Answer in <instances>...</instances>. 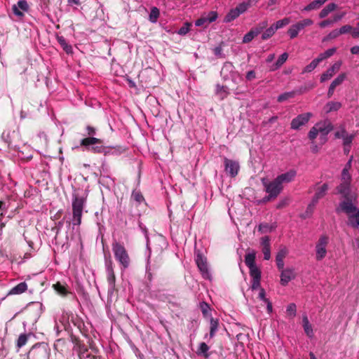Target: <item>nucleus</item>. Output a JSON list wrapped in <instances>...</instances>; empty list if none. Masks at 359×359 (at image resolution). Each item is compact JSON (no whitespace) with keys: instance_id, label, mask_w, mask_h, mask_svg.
<instances>
[{"instance_id":"nucleus-1","label":"nucleus","mask_w":359,"mask_h":359,"mask_svg":"<svg viewBox=\"0 0 359 359\" xmlns=\"http://www.w3.org/2000/svg\"><path fill=\"white\" fill-rule=\"evenodd\" d=\"M351 176L341 175V182L336 187V194L341 195L344 198L335 209L337 213L343 212L349 215L356 210V206L353 203V196L351 194Z\"/></svg>"},{"instance_id":"nucleus-2","label":"nucleus","mask_w":359,"mask_h":359,"mask_svg":"<svg viewBox=\"0 0 359 359\" xmlns=\"http://www.w3.org/2000/svg\"><path fill=\"white\" fill-rule=\"evenodd\" d=\"M86 204V197L73 194L72 201V224L73 226H80L83 212Z\"/></svg>"},{"instance_id":"nucleus-3","label":"nucleus","mask_w":359,"mask_h":359,"mask_svg":"<svg viewBox=\"0 0 359 359\" xmlns=\"http://www.w3.org/2000/svg\"><path fill=\"white\" fill-rule=\"evenodd\" d=\"M81 146L88 147L92 146L90 150L96 154H104L107 155L111 152L114 154L118 151L115 147L111 148L102 145V140L94 137H88L81 140Z\"/></svg>"},{"instance_id":"nucleus-4","label":"nucleus","mask_w":359,"mask_h":359,"mask_svg":"<svg viewBox=\"0 0 359 359\" xmlns=\"http://www.w3.org/2000/svg\"><path fill=\"white\" fill-rule=\"evenodd\" d=\"M112 251L116 260L119 262L122 267L123 269L128 268L130 263V259L124 245L115 241L112 243Z\"/></svg>"},{"instance_id":"nucleus-5","label":"nucleus","mask_w":359,"mask_h":359,"mask_svg":"<svg viewBox=\"0 0 359 359\" xmlns=\"http://www.w3.org/2000/svg\"><path fill=\"white\" fill-rule=\"evenodd\" d=\"M313 24L311 19L306 18L297 23L292 25L287 30V34L291 39H294L297 36L299 32L304 29L305 27L311 26Z\"/></svg>"},{"instance_id":"nucleus-6","label":"nucleus","mask_w":359,"mask_h":359,"mask_svg":"<svg viewBox=\"0 0 359 359\" xmlns=\"http://www.w3.org/2000/svg\"><path fill=\"white\" fill-rule=\"evenodd\" d=\"M329 238L326 235H322L316 245V259L320 261L325 257L327 254L326 247L328 244Z\"/></svg>"},{"instance_id":"nucleus-7","label":"nucleus","mask_w":359,"mask_h":359,"mask_svg":"<svg viewBox=\"0 0 359 359\" xmlns=\"http://www.w3.org/2000/svg\"><path fill=\"white\" fill-rule=\"evenodd\" d=\"M263 184L266 192L271 194V196L275 198H277L283 190V185H281L276 179H274L270 182L263 181Z\"/></svg>"},{"instance_id":"nucleus-8","label":"nucleus","mask_w":359,"mask_h":359,"mask_svg":"<svg viewBox=\"0 0 359 359\" xmlns=\"http://www.w3.org/2000/svg\"><path fill=\"white\" fill-rule=\"evenodd\" d=\"M196 263L201 271L203 278L210 279V274L209 273L206 258L201 254L198 253L196 257Z\"/></svg>"},{"instance_id":"nucleus-9","label":"nucleus","mask_w":359,"mask_h":359,"mask_svg":"<svg viewBox=\"0 0 359 359\" xmlns=\"http://www.w3.org/2000/svg\"><path fill=\"white\" fill-rule=\"evenodd\" d=\"M312 116L310 112L304 113L298 115L296 118H293L291 121V128L293 130H298L302 126H305Z\"/></svg>"},{"instance_id":"nucleus-10","label":"nucleus","mask_w":359,"mask_h":359,"mask_svg":"<svg viewBox=\"0 0 359 359\" xmlns=\"http://www.w3.org/2000/svg\"><path fill=\"white\" fill-rule=\"evenodd\" d=\"M224 165L226 172L231 177H235L238 174L240 165L238 161L225 157L224 158Z\"/></svg>"},{"instance_id":"nucleus-11","label":"nucleus","mask_w":359,"mask_h":359,"mask_svg":"<svg viewBox=\"0 0 359 359\" xmlns=\"http://www.w3.org/2000/svg\"><path fill=\"white\" fill-rule=\"evenodd\" d=\"M250 276L252 278V286L251 288L257 290L260 287L261 280V270L257 266L249 268Z\"/></svg>"},{"instance_id":"nucleus-12","label":"nucleus","mask_w":359,"mask_h":359,"mask_svg":"<svg viewBox=\"0 0 359 359\" xmlns=\"http://www.w3.org/2000/svg\"><path fill=\"white\" fill-rule=\"evenodd\" d=\"M70 339L74 345L73 350L76 351L79 357L88 351V346L78 337L72 334Z\"/></svg>"},{"instance_id":"nucleus-13","label":"nucleus","mask_w":359,"mask_h":359,"mask_svg":"<svg viewBox=\"0 0 359 359\" xmlns=\"http://www.w3.org/2000/svg\"><path fill=\"white\" fill-rule=\"evenodd\" d=\"M113 263L109 260L107 265V282L109 284V290H114L116 287V276L113 269Z\"/></svg>"},{"instance_id":"nucleus-14","label":"nucleus","mask_w":359,"mask_h":359,"mask_svg":"<svg viewBox=\"0 0 359 359\" xmlns=\"http://www.w3.org/2000/svg\"><path fill=\"white\" fill-rule=\"evenodd\" d=\"M280 284L283 286L287 285V283L295 278V273L293 269L287 268L286 269H280Z\"/></svg>"},{"instance_id":"nucleus-15","label":"nucleus","mask_w":359,"mask_h":359,"mask_svg":"<svg viewBox=\"0 0 359 359\" xmlns=\"http://www.w3.org/2000/svg\"><path fill=\"white\" fill-rule=\"evenodd\" d=\"M261 244L262 246V252L264 254V259L269 260L271 258V245L270 238L269 236L262 238Z\"/></svg>"},{"instance_id":"nucleus-16","label":"nucleus","mask_w":359,"mask_h":359,"mask_svg":"<svg viewBox=\"0 0 359 359\" xmlns=\"http://www.w3.org/2000/svg\"><path fill=\"white\" fill-rule=\"evenodd\" d=\"M316 125L318 132L324 137H325L334 128L333 125L329 121H325L323 123H318Z\"/></svg>"},{"instance_id":"nucleus-17","label":"nucleus","mask_w":359,"mask_h":359,"mask_svg":"<svg viewBox=\"0 0 359 359\" xmlns=\"http://www.w3.org/2000/svg\"><path fill=\"white\" fill-rule=\"evenodd\" d=\"M329 189L328 184L325 183L322 186L316 189V193L312 199L314 200V203H318V201L323 198L326 194Z\"/></svg>"},{"instance_id":"nucleus-18","label":"nucleus","mask_w":359,"mask_h":359,"mask_svg":"<svg viewBox=\"0 0 359 359\" xmlns=\"http://www.w3.org/2000/svg\"><path fill=\"white\" fill-rule=\"evenodd\" d=\"M296 174L297 172L295 170H291L285 173L278 175L276 179L282 185L283 182H290L292 181L296 176Z\"/></svg>"},{"instance_id":"nucleus-19","label":"nucleus","mask_w":359,"mask_h":359,"mask_svg":"<svg viewBox=\"0 0 359 359\" xmlns=\"http://www.w3.org/2000/svg\"><path fill=\"white\" fill-rule=\"evenodd\" d=\"M287 254V250L286 248H283L279 250L276 256V261L277 264V267L279 270L283 269L284 267V259L286 257Z\"/></svg>"},{"instance_id":"nucleus-20","label":"nucleus","mask_w":359,"mask_h":359,"mask_svg":"<svg viewBox=\"0 0 359 359\" xmlns=\"http://www.w3.org/2000/svg\"><path fill=\"white\" fill-rule=\"evenodd\" d=\"M348 215V224L353 228L359 227V210L356 208V210Z\"/></svg>"},{"instance_id":"nucleus-21","label":"nucleus","mask_w":359,"mask_h":359,"mask_svg":"<svg viewBox=\"0 0 359 359\" xmlns=\"http://www.w3.org/2000/svg\"><path fill=\"white\" fill-rule=\"evenodd\" d=\"M210 347L205 342L200 343L198 348L196 351V353L198 355H201L204 357L205 358H208L210 355V353L208 352Z\"/></svg>"},{"instance_id":"nucleus-22","label":"nucleus","mask_w":359,"mask_h":359,"mask_svg":"<svg viewBox=\"0 0 359 359\" xmlns=\"http://www.w3.org/2000/svg\"><path fill=\"white\" fill-rule=\"evenodd\" d=\"M27 290V285L25 282H22L13 287L8 292V294H20Z\"/></svg>"},{"instance_id":"nucleus-23","label":"nucleus","mask_w":359,"mask_h":359,"mask_svg":"<svg viewBox=\"0 0 359 359\" xmlns=\"http://www.w3.org/2000/svg\"><path fill=\"white\" fill-rule=\"evenodd\" d=\"M57 41L62 48V49L66 52L67 54L72 53V47L71 45H69L64 36H57Z\"/></svg>"},{"instance_id":"nucleus-24","label":"nucleus","mask_w":359,"mask_h":359,"mask_svg":"<svg viewBox=\"0 0 359 359\" xmlns=\"http://www.w3.org/2000/svg\"><path fill=\"white\" fill-rule=\"evenodd\" d=\"M337 8V5L334 3L327 4L319 13L320 18H324L328 15L330 13L334 11Z\"/></svg>"},{"instance_id":"nucleus-25","label":"nucleus","mask_w":359,"mask_h":359,"mask_svg":"<svg viewBox=\"0 0 359 359\" xmlns=\"http://www.w3.org/2000/svg\"><path fill=\"white\" fill-rule=\"evenodd\" d=\"M256 253L252 251L245 256V263L248 268L257 266L255 264Z\"/></svg>"},{"instance_id":"nucleus-26","label":"nucleus","mask_w":359,"mask_h":359,"mask_svg":"<svg viewBox=\"0 0 359 359\" xmlns=\"http://www.w3.org/2000/svg\"><path fill=\"white\" fill-rule=\"evenodd\" d=\"M210 324V337L212 338L218 330L219 320L217 318H211Z\"/></svg>"},{"instance_id":"nucleus-27","label":"nucleus","mask_w":359,"mask_h":359,"mask_svg":"<svg viewBox=\"0 0 359 359\" xmlns=\"http://www.w3.org/2000/svg\"><path fill=\"white\" fill-rule=\"evenodd\" d=\"M341 107V104L339 102H329L325 105L326 112L330 113L332 111H338Z\"/></svg>"},{"instance_id":"nucleus-28","label":"nucleus","mask_w":359,"mask_h":359,"mask_svg":"<svg viewBox=\"0 0 359 359\" xmlns=\"http://www.w3.org/2000/svg\"><path fill=\"white\" fill-rule=\"evenodd\" d=\"M336 51H337V48H332L327 49L324 53H320L318 55V57H317V60L320 62L323 60H325L327 58H329L331 56H332L336 53Z\"/></svg>"},{"instance_id":"nucleus-29","label":"nucleus","mask_w":359,"mask_h":359,"mask_svg":"<svg viewBox=\"0 0 359 359\" xmlns=\"http://www.w3.org/2000/svg\"><path fill=\"white\" fill-rule=\"evenodd\" d=\"M265 295H266V293H265L264 289L260 288L258 298H259L261 300L264 301L266 304L267 311L269 313H271V312H272V304L267 298H266Z\"/></svg>"},{"instance_id":"nucleus-30","label":"nucleus","mask_w":359,"mask_h":359,"mask_svg":"<svg viewBox=\"0 0 359 359\" xmlns=\"http://www.w3.org/2000/svg\"><path fill=\"white\" fill-rule=\"evenodd\" d=\"M239 15H240V14L236 11V9L233 8V9L230 10L229 12L226 15L224 20L226 22H230L233 21V20H235L236 18H237Z\"/></svg>"},{"instance_id":"nucleus-31","label":"nucleus","mask_w":359,"mask_h":359,"mask_svg":"<svg viewBox=\"0 0 359 359\" xmlns=\"http://www.w3.org/2000/svg\"><path fill=\"white\" fill-rule=\"evenodd\" d=\"M53 288L59 294L62 296H66L69 292L67 287L59 282L53 285Z\"/></svg>"},{"instance_id":"nucleus-32","label":"nucleus","mask_w":359,"mask_h":359,"mask_svg":"<svg viewBox=\"0 0 359 359\" xmlns=\"http://www.w3.org/2000/svg\"><path fill=\"white\" fill-rule=\"evenodd\" d=\"M288 54L287 53H283L277 60L276 62L273 65L274 67L272 68V70H275L280 67L287 60Z\"/></svg>"},{"instance_id":"nucleus-33","label":"nucleus","mask_w":359,"mask_h":359,"mask_svg":"<svg viewBox=\"0 0 359 359\" xmlns=\"http://www.w3.org/2000/svg\"><path fill=\"white\" fill-rule=\"evenodd\" d=\"M160 15L159 9L156 7H152L149 14V20L150 22L155 23Z\"/></svg>"},{"instance_id":"nucleus-34","label":"nucleus","mask_w":359,"mask_h":359,"mask_svg":"<svg viewBox=\"0 0 359 359\" xmlns=\"http://www.w3.org/2000/svg\"><path fill=\"white\" fill-rule=\"evenodd\" d=\"M251 2L252 0H248L246 2H243L241 4H239L235 8L241 15L245 13L248 10V8L251 6Z\"/></svg>"},{"instance_id":"nucleus-35","label":"nucleus","mask_w":359,"mask_h":359,"mask_svg":"<svg viewBox=\"0 0 359 359\" xmlns=\"http://www.w3.org/2000/svg\"><path fill=\"white\" fill-rule=\"evenodd\" d=\"M131 201H135L137 203L140 204L144 201V198L140 191H133L131 195Z\"/></svg>"},{"instance_id":"nucleus-36","label":"nucleus","mask_w":359,"mask_h":359,"mask_svg":"<svg viewBox=\"0 0 359 359\" xmlns=\"http://www.w3.org/2000/svg\"><path fill=\"white\" fill-rule=\"evenodd\" d=\"M346 76L347 75L346 73L340 74L332 81L330 85L336 88L337 86L341 85L344 82V81L346 79Z\"/></svg>"},{"instance_id":"nucleus-37","label":"nucleus","mask_w":359,"mask_h":359,"mask_svg":"<svg viewBox=\"0 0 359 359\" xmlns=\"http://www.w3.org/2000/svg\"><path fill=\"white\" fill-rule=\"evenodd\" d=\"M276 28H274V25H271L270 27L267 28L265 32L262 35V40H267L271 38L276 32Z\"/></svg>"},{"instance_id":"nucleus-38","label":"nucleus","mask_w":359,"mask_h":359,"mask_svg":"<svg viewBox=\"0 0 359 359\" xmlns=\"http://www.w3.org/2000/svg\"><path fill=\"white\" fill-rule=\"evenodd\" d=\"M267 27H268V21L264 20V21L259 22L255 28H252V29L255 32V34L258 35Z\"/></svg>"},{"instance_id":"nucleus-39","label":"nucleus","mask_w":359,"mask_h":359,"mask_svg":"<svg viewBox=\"0 0 359 359\" xmlns=\"http://www.w3.org/2000/svg\"><path fill=\"white\" fill-rule=\"evenodd\" d=\"M294 95L295 93L293 91L284 93L278 97L277 101L278 102H283L287 100L294 97Z\"/></svg>"},{"instance_id":"nucleus-40","label":"nucleus","mask_w":359,"mask_h":359,"mask_svg":"<svg viewBox=\"0 0 359 359\" xmlns=\"http://www.w3.org/2000/svg\"><path fill=\"white\" fill-rule=\"evenodd\" d=\"M27 340H28V335L27 334H21L17 340V343H16L17 347L18 348L22 347L23 346H25L27 344Z\"/></svg>"},{"instance_id":"nucleus-41","label":"nucleus","mask_w":359,"mask_h":359,"mask_svg":"<svg viewBox=\"0 0 359 359\" xmlns=\"http://www.w3.org/2000/svg\"><path fill=\"white\" fill-rule=\"evenodd\" d=\"M290 22V19L289 18H284L283 19L277 21L274 25V28H276V30L280 29L286 25H287Z\"/></svg>"},{"instance_id":"nucleus-42","label":"nucleus","mask_w":359,"mask_h":359,"mask_svg":"<svg viewBox=\"0 0 359 359\" xmlns=\"http://www.w3.org/2000/svg\"><path fill=\"white\" fill-rule=\"evenodd\" d=\"M319 63L320 62L317 60V58L314 59L310 64L304 67L303 73L312 72L314 69L316 68Z\"/></svg>"},{"instance_id":"nucleus-43","label":"nucleus","mask_w":359,"mask_h":359,"mask_svg":"<svg viewBox=\"0 0 359 359\" xmlns=\"http://www.w3.org/2000/svg\"><path fill=\"white\" fill-rule=\"evenodd\" d=\"M191 27V23L189 22H186L183 24L182 27L177 32V34L182 36L185 35L190 30V27Z\"/></svg>"},{"instance_id":"nucleus-44","label":"nucleus","mask_w":359,"mask_h":359,"mask_svg":"<svg viewBox=\"0 0 359 359\" xmlns=\"http://www.w3.org/2000/svg\"><path fill=\"white\" fill-rule=\"evenodd\" d=\"M257 35L255 34V32L252 29L250 32L245 34L243 39V43H247L250 42L255 36Z\"/></svg>"},{"instance_id":"nucleus-45","label":"nucleus","mask_w":359,"mask_h":359,"mask_svg":"<svg viewBox=\"0 0 359 359\" xmlns=\"http://www.w3.org/2000/svg\"><path fill=\"white\" fill-rule=\"evenodd\" d=\"M335 74H334L330 69L329 68L326 72L323 73L320 76V82L323 83L329 79H330Z\"/></svg>"},{"instance_id":"nucleus-46","label":"nucleus","mask_w":359,"mask_h":359,"mask_svg":"<svg viewBox=\"0 0 359 359\" xmlns=\"http://www.w3.org/2000/svg\"><path fill=\"white\" fill-rule=\"evenodd\" d=\"M296 305L294 303H291L287 306L286 312L290 317L294 318L296 316Z\"/></svg>"},{"instance_id":"nucleus-47","label":"nucleus","mask_w":359,"mask_h":359,"mask_svg":"<svg viewBox=\"0 0 359 359\" xmlns=\"http://www.w3.org/2000/svg\"><path fill=\"white\" fill-rule=\"evenodd\" d=\"M355 135L354 134L348 135L347 133L346 134V135L342 138L343 139V145L344 146L351 145L353 140L355 138Z\"/></svg>"},{"instance_id":"nucleus-48","label":"nucleus","mask_w":359,"mask_h":359,"mask_svg":"<svg viewBox=\"0 0 359 359\" xmlns=\"http://www.w3.org/2000/svg\"><path fill=\"white\" fill-rule=\"evenodd\" d=\"M321 6L320 5V4L316 1V0H314L312 2H311L309 4H308L305 8H304V11H312V10H316V9H318Z\"/></svg>"},{"instance_id":"nucleus-49","label":"nucleus","mask_w":359,"mask_h":359,"mask_svg":"<svg viewBox=\"0 0 359 359\" xmlns=\"http://www.w3.org/2000/svg\"><path fill=\"white\" fill-rule=\"evenodd\" d=\"M318 133L319 132L317 130V126H316V125H315L313 127H312L311 128L310 131L309 132V134H308L309 138L311 140H315L316 138Z\"/></svg>"},{"instance_id":"nucleus-50","label":"nucleus","mask_w":359,"mask_h":359,"mask_svg":"<svg viewBox=\"0 0 359 359\" xmlns=\"http://www.w3.org/2000/svg\"><path fill=\"white\" fill-rule=\"evenodd\" d=\"M209 24L210 23L208 22V19L205 18V15L201 16L195 22V25L198 27H200V26L207 27Z\"/></svg>"},{"instance_id":"nucleus-51","label":"nucleus","mask_w":359,"mask_h":359,"mask_svg":"<svg viewBox=\"0 0 359 359\" xmlns=\"http://www.w3.org/2000/svg\"><path fill=\"white\" fill-rule=\"evenodd\" d=\"M205 16L208 19V22L211 23L216 20L218 15L217 12L210 11L207 15H205Z\"/></svg>"},{"instance_id":"nucleus-52","label":"nucleus","mask_w":359,"mask_h":359,"mask_svg":"<svg viewBox=\"0 0 359 359\" xmlns=\"http://www.w3.org/2000/svg\"><path fill=\"white\" fill-rule=\"evenodd\" d=\"M340 34L339 29H336L330 32V34L323 39V41L328 39H334L338 37Z\"/></svg>"},{"instance_id":"nucleus-53","label":"nucleus","mask_w":359,"mask_h":359,"mask_svg":"<svg viewBox=\"0 0 359 359\" xmlns=\"http://www.w3.org/2000/svg\"><path fill=\"white\" fill-rule=\"evenodd\" d=\"M351 162H352V157L351 158V159L347 162V163L346 164L345 167L344 168V169L342 170V172H341V175H346V176H351L350 173H349V170L351 169Z\"/></svg>"},{"instance_id":"nucleus-54","label":"nucleus","mask_w":359,"mask_h":359,"mask_svg":"<svg viewBox=\"0 0 359 359\" xmlns=\"http://www.w3.org/2000/svg\"><path fill=\"white\" fill-rule=\"evenodd\" d=\"M200 307L203 316L206 317L208 315L210 311L209 305L207 303L203 302L202 303H201Z\"/></svg>"},{"instance_id":"nucleus-55","label":"nucleus","mask_w":359,"mask_h":359,"mask_svg":"<svg viewBox=\"0 0 359 359\" xmlns=\"http://www.w3.org/2000/svg\"><path fill=\"white\" fill-rule=\"evenodd\" d=\"M346 133H347L346 130L345 129V128L344 126H342V127H341L340 130H337L335 132L334 137L337 139H341V138H343L346 135Z\"/></svg>"},{"instance_id":"nucleus-56","label":"nucleus","mask_w":359,"mask_h":359,"mask_svg":"<svg viewBox=\"0 0 359 359\" xmlns=\"http://www.w3.org/2000/svg\"><path fill=\"white\" fill-rule=\"evenodd\" d=\"M15 5L18 6V8L22 11H27L29 8L27 2L25 0H20Z\"/></svg>"},{"instance_id":"nucleus-57","label":"nucleus","mask_w":359,"mask_h":359,"mask_svg":"<svg viewBox=\"0 0 359 359\" xmlns=\"http://www.w3.org/2000/svg\"><path fill=\"white\" fill-rule=\"evenodd\" d=\"M350 32H353V27L348 25H344L339 29L340 34H344Z\"/></svg>"},{"instance_id":"nucleus-58","label":"nucleus","mask_w":359,"mask_h":359,"mask_svg":"<svg viewBox=\"0 0 359 359\" xmlns=\"http://www.w3.org/2000/svg\"><path fill=\"white\" fill-rule=\"evenodd\" d=\"M303 327L305 333L309 337H312L313 336V328L310 323L306 325H304Z\"/></svg>"},{"instance_id":"nucleus-59","label":"nucleus","mask_w":359,"mask_h":359,"mask_svg":"<svg viewBox=\"0 0 359 359\" xmlns=\"http://www.w3.org/2000/svg\"><path fill=\"white\" fill-rule=\"evenodd\" d=\"M341 65V61H337L335 63H334L331 67H330V70L334 73L336 74L340 69Z\"/></svg>"},{"instance_id":"nucleus-60","label":"nucleus","mask_w":359,"mask_h":359,"mask_svg":"<svg viewBox=\"0 0 359 359\" xmlns=\"http://www.w3.org/2000/svg\"><path fill=\"white\" fill-rule=\"evenodd\" d=\"M79 358V359H98L97 356L92 355L88 351Z\"/></svg>"},{"instance_id":"nucleus-61","label":"nucleus","mask_w":359,"mask_h":359,"mask_svg":"<svg viewBox=\"0 0 359 359\" xmlns=\"http://www.w3.org/2000/svg\"><path fill=\"white\" fill-rule=\"evenodd\" d=\"M86 134L89 137H92L96 134V129L90 126L86 127Z\"/></svg>"},{"instance_id":"nucleus-62","label":"nucleus","mask_w":359,"mask_h":359,"mask_svg":"<svg viewBox=\"0 0 359 359\" xmlns=\"http://www.w3.org/2000/svg\"><path fill=\"white\" fill-rule=\"evenodd\" d=\"M12 11L13 13L18 16V17H22L24 15L23 13L20 11V9L18 8V6L14 4L12 7Z\"/></svg>"},{"instance_id":"nucleus-63","label":"nucleus","mask_w":359,"mask_h":359,"mask_svg":"<svg viewBox=\"0 0 359 359\" xmlns=\"http://www.w3.org/2000/svg\"><path fill=\"white\" fill-rule=\"evenodd\" d=\"M318 203H314V200L312 199L311 202L309 204L306 208V213L311 214L314 210L315 206Z\"/></svg>"},{"instance_id":"nucleus-64","label":"nucleus","mask_w":359,"mask_h":359,"mask_svg":"<svg viewBox=\"0 0 359 359\" xmlns=\"http://www.w3.org/2000/svg\"><path fill=\"white\" fill-rule=\"evenodd\" d=\"M256 77V73L254 70H250L247 72L246 74V79L248 81H252L255 79Z\"/></svg>"}]
</instances>
